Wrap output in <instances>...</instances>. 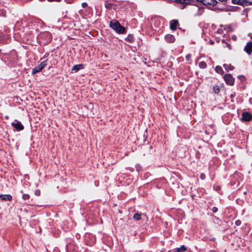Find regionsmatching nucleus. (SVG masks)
Wrapping results in <instances>:
<instances>
[{"mask_svg": "<svg viewBox=\"0 0 252 252\" xmlns=\"http://www.w3.org/2000/svg\"><path fill=\"white\" fill-rule=\"evenodd\" d=\"M109 25L118 33L122 34L126 32V28L122 26L119 22L116 20H112L110 22Z\"/></svg>", "mask_w": 252, "mask_h": 252, "instance_id": "f257e3e1", "label": "nucleus"}, {"mask_svg": "<svg viewBox=\"0 0 252 252\" xmlns=\"http://www.w3.org/2000/svg\"><path fill=\"white\" fill-rule=\"evenodd\" d=\"M38 38L43 40L44 44H47L51 40L52 36L49 32H45L40 33L38 35Z\"/></svg>", "mask_w": 252, "mask_h": 252, "instance_id": "f03ea898", "label": "nucleus"}, {"mask_svg": "<svg viewBox=\"0 0 252 252\" xmlns=\"http://www.w3.org/2000/svg\"><path fill=\"white\" fill-rule=\"evenodd\" d=\"M47 65V62L46 61L42 62L38 65L35 66L32 71V74H35L37 72H40Z\"/></svg>", "mask_w": 252, "mask_h": 252, "instance_id": "7ed1b4c3", "label": "nucleus"}, {"mask_svg": "<svg viewBox=\"0 0 252 252\" xmlns=\"http://www.w3.org/2000/svg\"><path fill=\"white\" fill-rule=\"evenodd\" d=\"M223 78L227 84L230 86L233 85L234 83V78L231 74H226L224 75Z\"/></svg>", "mask_w": 252, "mask_h": 252, "instance_id": "20e7f679", "label": "nucleus"}, {"mask_svg": "<svg viewBox=\"0 0 252 252\" xmlns=\"http://www.w3.org/2000/svg\"><path fill=\"white\" fill-rule=\"evenodd\" d=\"M11 125L14 128H15L18 131L22 130L24 128V127L21 124V123L20 121L16 120H15L14 122L11 123Z\"/></svg>", "mask_w": 252, "mask_h": 252, "instance_id": "39448f33", "label": "nucleus"}, {"mask_svg": "<svg viewBox=\"0 0 252 252\" xmlns=\"http://www.w3.org/2000/svg\"><path fill=\"white\" fill-rule=\"evenodd\" d=\"M199 2L207 6H214L217 3L216 0H200Z\"/></svg>", "mask_w": 252, "mask_h": 252, "instance_id": "423d86ee", "label": "nucleus"}, {"mask_svg": "<svg viewBox=\"0 0 252 252\" xmlns=\"http://www.w3.org/2000/svg\"><path fill=\"white\" fill-rule=\"evenodd\" d=\"M232 2L235 4L248 5L252 4V0H232Z\"/></svg>", "mask_w": 252, "mask_h": 252, "instance_id": "0eeeda50", "label": "nucleus"}, {"mask_svg": "<svg viewBox=\"0 0 252 252\" xmlns=\"http://www.w3.org/2000/svg\"><path fill=\"white\" fill-rule=\"evenodd\" d=\"M244 51L249 55L252 53V42H248L244 48Z\"/></svg>", "mask_w": 252, "mask_h": 252, "instance_id": "6e6552de", "label": "nucleus"}, {"mask_svg": "<svg viewBox=\"0 0 252 252\" xmlns=\"http://www.w3.org/2000/svg\"><path fill=\"white\" fill-rule=\"evenodd\" d=\"M252 119V115L249 112H244L242 114V119L245 121H250Z\"/></svg>", "mask_w": 252, "mask_h": 252, "instance_id": "1a4fd4ad", "label": "nucleus"}, {"mask_svg": "<svg viewBox=\"0 0 252 252\" xmlns=\"http://www.w3.org/2000/svg\"><path fill=\"white\" fill-rule=\"evenodd\" d=\"M12 199V196L9 194H0V201L8 200Z\"/></svg>", "mask_w": 252, "mask_h": 252, "instance_id": "9d476101", "label": "nucleus"}, {"mask_svg": "<svg viewBox=\"0 0 252 252\" xmlns=\"http://www.w3.org/2000/svg\"><path fill=\"white\" fill-rule=\"evenodd\" d=\"M166 41L169 43H173L174 42L175 39L174 36L171 34H167L165 36Z\"/></svg>", "mask_w": 252, "mask_h": 252, "instance_id": "9b49d317", "label": "nucleus"}, {"mask_svg": "<svg viewBox=\"0 0 252 252\" xmlns=\"http://www.w3.org/2000/svg\"><path fill=\"white\" fill-rule=\"evenodd\" d=\"M178 25V22L177 20H172L170 23V29L172 30H175L177 29V27Z\"/></svg>", "mask_w": 252, "mask_h": 252, "instance_id": "f8f14e48", "label": "nucleus"}, {"mask_svg": "<svg viewBox=\"0 0 252 252\" xmlns=\"http://www.w3.org/2000/svg\"><path fill=\"white\" fill-rule=\"evenodd\" d=\"M187 247L184 245L182 246L179 248H177L174 250V252H184L187 250Z\"/></svg>", "mask_w": 252, "mask_h": 252, "instance_id": "ddd939ff", "label": "nucleus"}, {"mask_svg": "<svg viewBox=\"0 0 252 252\" xmlns=\"http://www.w3.org/2000/svg\"><path fill=\"white\" fill-rule=\"evenodd\" d=\"M223 66L227 71L233 70L234 69V67L231 64H224Z\"/></svg>", "mask_w": 252, "mask_h": 252, "instance_id": "4468645a", "label": "nucleus"}, {"mask_svg": "<svg viewBox=\"0 0 252 252\" xmlns=\"http://www.w3.org/2000/svg\"><path fill=\"white\" fill-rule=\"evenodd\" d=\"M82 67V64H77V65H74L73 66V67H72V71H74L75 72L76 71H78V70H79Z\"/></svg>", "mask_w": 252, "mask_h": 252, "instance_id": "2eb2a0df", "label": "nucleus"}, {"mask_svg": "<svg viewBox=\"0 0 252 252\" xmlns=\"http://www.w3.org/2000/svg\"><path fill=\"white\" fill-rule=\"evenodd\" d=\"M133 218L135 220H139L141 219V214L138 212L134 214Z\"/></svg>", "mask_w": 252, "mask_h": 252, "instance_id": "dca6fc26", "label": "nucleus"}, {"mask_svg": "<svg viewBox=\"0 0 252 252\" xmlns=\"http://www.w3.org/2000/svg\"><path fill=\"white\" fill-rule=\"evenodd\" d=\"M215 71L220 74H222L223 73V70L220 66H217L215 68Z\"/></svg>", "mask_w": 252, "mask_h": 252, "instance_id": "f3484780", "label": "nucleus"}, {"mask_svg": "<svg viewBox=\"0 0 252 252\" xmlns=\"http://www.w3.org/2000/svg\"><path fill=\"white\" fill-rule=\"evenodd\" d=\"M176 2L178 5H179L180 4L189 3L190 0H176Z\"/></svg>", "mask_w": 252, "mask_h": 252, "instance_id": "a211bd4d", "label": "nucleus"}, {"mask_svg": "<svg viewBox=\"0 0 252 252\" xmlns=\"http://www.w3.org/2000/svg\"><path fill=\"white\" fill-rule=\"evenodd\" d=\"M126 40L129 43H132L134 40V37L132 35L129 34L128 35L127 37L126 38Z\"/></svg>", "mask_w": 252, "mask_h": 252, "instance_id": "6ab92c4d", "label": "nucleus"}, {"mask_svg": "<svg viewBox=\"0 0 252 252\" xmlns=\"http://www.w3.org/2000/svg\"><path fill=\"white\" fill-rule=\"evenodd\" d=\"M213 91L215 93L218 94L220 91L219 86L218 85L214 86L213 87Z\"/></svg>", "mask_w": 252, "mask_h": 252, "instance_id": "aec40b11", "label": "nucleus"}, {"mask_svg": "<svg viewBox=\"0 0 252 252\" xmlns=\"http://www.w3.org/2000/svg\"><path fill=\"white\" fill-rule=\"evenodd\" d=\"M199 67L202 68H205L207 67V64L205 62H201L199 64Z\"/></svg>", "mask_w": 252, "mask_h": 252, "instance_id": "412c9836", "label": "nucleus"}, {"mask_svg": "<svg viewBox=\"0 0 252 252\" xmlns=\"http://www.w3.org/2000/svg\"><path fill=\"white\" fill-rule=\"evenodd\" d=\"M189 3H183V4H180L178 5V7L179 8L181 9H184L186 7V6L189 4Z\"/></svg>", "mask_w": 252, "mask_h": 252, "instance_id": "4be33fe9", "label": "nucleus"}, {"mask_svg": "<svg viewBox=\"0 0 252 252\" xmlns=\"http://www.w3.org/2000/svg\"><path fill=\"white\" fill-rule=\"evenodd\" d=\"M193 11L195 12L194 16H198L200 14H198V12L199 11V8L196 7H195L193 9Z\"/></svg>", "mask_w": 252, "mask_h": 252, "instance_id": "5701e85b", "label": "nucleus"}, {"mask_svg": "<svg viewBox=\"0 0 252 252\" xmlns=\"http://www.w3.org/2000/svg\"><path fill=\"white\" fill-rule=\"evenodd\" d=\"M22 198L24 200H28L30 198V195L28 194H23L22 195Z\"/></svg>", "mask_w": 252, "mask_h": 252, "instance_id": "b1692460", "label": "nucleus"}, {"mask_svg": "<svg viewBox=\"0 0 252 252\" xmlns=\"http://www.w3.org/2000/svg\"><path fill=\"white\" fill-rule=\"evenodd\" d=\"M34 194L36 196H39L40 194V191L39 189H37L34 191Z\"/></svg>", "mask_w": 252, "mask_h": 252, "instance_id": "393cba45", "label": "nucleus"}, {"mask_svg": "<svg viewBox=\"0 0 252 252\" xmlns=\"http://www.w3.org/2000/svg\"><path fill=\"white\" fill-rule=\"evenodd\" d=\"M238 78L241 79L242 81L245 80L246 79L245 77L243 75H239L238 76Z\"/></svg>", "mask_w": 252, "mask_h": 252, "instance_id": "a878e982", "label": "nucleus"}, {"mask_svg": "<svg viewBox=\"0 0 252 252\" xmlns=\"http://www.w3.org/2000/svg\"><path fill=\"white\" fill-rule=\"evenodd\" d=\"M241 224V221L240 220H237L235 221V224L237 226L240 225Z\"/></svg>", "mask_w": 252, "mask_h": 252, "instance_id": "bb28decb", "label": "nucleus"}, {"mask_svg": "<svg viewBox=\"0 0 252 252\" xmlns=\"http://www.w3.org/2000/svg\"><path fill=\"white\" fill-rule=\"evenodd\" d=\"M186 60L187 61H189L191 59V55L190 54H188L186 57Z\"/></svg>", "mask_w": 252, "mask_h": 252, "instance_id": "cd10ccee", "label": "nucleus"}, {"mask_svg": "<svg viewBox=\"0 0 252 252\" xmlns=\"http://www.w3.org/2000/svg\"><path fill=\"white\" fill-rule=\"evenodd\" d=\"M231 39L234 41H236L237 40V36L235 35H233L232 36Z\"/></svg>", "mask_w": 252, "mask_h": 252, "instance_id": "c85d7f7f", "label": "nucleus"}, {"mask_svg": "<svg viewBox=\"0 0 252 252\" xmlns=\"http://www.w3.org/2000/svg\"><path fill=\"white\" fill-rule=\"evenodd\" d=\"M212 211H213V212L214 213H216L218 211V208L217 207H214L213 208Z\"/></svg>", "mask_w": 252, "mask_h": 252, "instance_id": "c756f323", "label": "nucleus"}, {"mask_svg": "<svg viewBox=\"0 0 252 252\" xmlns=\"http://www.w3.org/2000/svg\"><path fill=\"white\" fill-rule=\"evenodd\" d=\"M82 6L83 8H85L87 6V3L86 2H83L82 3Z\"/></svg>", "mask_w": 252, "mask_h": 252, "instance_id": "7c9ffc66", "label": "nucleus"}, {"mask_svg": "<svg viewBox=\"0 0 252 252\" xmlns=\"http://www.w3.org/2000/svg\"><path fill=\"white\" fill-rule=\"evenodd\" d=\"M226 47L229 49H231V46L230 44L228 43H226Z\"/></svg>", "mask_w": 252, "mask_h": 252, "instance_id": "2f4dec72", "label": "nucleus"}, {"mask_svg": "<svg viewBox=\"0 0 252 252\" xmlns=\"http://www.w3.org/2000/svg\"><path fill=\"white\" fill-rule=\"evenodd\" d=\"M200 178L204 180L205 178V175L204 174H201L200 175Z\"/></svg>", "mask_w": 252, "mask_h": 252, "instance_id": "473e14b6", "label": "nucleus"}, {"mask_svg": "<svg viewBox=\"0 0 252 252\" xmlns=\"http://www.w3.org/2000/svg\"><path fill=\"white\" fill-rule=\"evenodd\" d=\"M48 1H57V2H59L61 1V0H47Z\"/></svg>", "mask_w": 252, "mask_h": 252, "instance_id": "72a5a7b5", "label": "nucleus"}, {"mask_svg": "<svg viewBox=\"0 0 252 252\" xmlns=\"http://www.w3.org/2000/svg\"><path fill=\"white\" fill-rule=\"evenodd\" d=\"M3 16H4L5 15V11H2L1 14H0Z\"/></svg>", "mask_w": 252, "mask_h": 252, "instance_id": "f704fd0d", "label": "nucleus"}, {"mask_svg": "<svg viewBox=\"0 0 252 252\" xmlns=\"http://www.w3.org/2000/svg\"><path fill=\"white\" fill-rule=\"evenodd\" d=\"M209 42H210V43L211 44H214V42L212 40H210Z\"/></svg>", "mask_w": 252, "mask_h": 252, "instance_id": "c9c22d12", "label": "nucleus"}, {"mask_svg": "<svg viewBox=\"0 0 252 252\" xmlns=\"http://www.w3.org/2000/svg\"><path fill=\"white\" fill-rule=\"evenodd\" d=\"M5 119H7H7H8V118H9L8 116H6L5 117Z\"/></svg>", "mask_w": 252, "mask_h": 252, "instance_id": "e433bc0d", "label": "nucleus"}, {"mask_svg": "<svg viewBox=\"0 0 252 252\" xmlns=\"http://www.w3.org/2000/svg\"><path fill=\"white\" fill-rule=\"evenodd\" d=\"M40 0V1H44V0Z\"/></svg>", "mask_w": 252, "mask_h": 252, "instance_id": "4c0bfd02", "label": "nucleus"}, {"mask_svg": "<svg viewBox=\"0 0 252 252\" xmlns=\"http://www.w3.org/2000/svg\"><path fill=\"white\" fill-rule=\"evenodd\" d=\"M222 42H224V40H222Z\"/></svg>", "mask_w": 252, "mask_h": 252, "instance_id": "58836bf2", "label": "nucleus"}]
</instances>
